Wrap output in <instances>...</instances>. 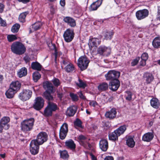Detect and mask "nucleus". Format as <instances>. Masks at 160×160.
Segmentation results:
<instances>
[{"instance_id":"obj_62","label":"nucleus","mask_w":160,"mask_h":160,"mask_svg":"<svg viewBox=\"0 0 160 160\" xmlns=\"http://www.w3.org/2000/svg\"><path fill=\"white\" fill-rule=\"evenodd\" d=\"M60 3L61 6H64L65 4V0H61Z\"/></svg>"},{"instance_id":"obj_29","label":"nucleus","mask_w":160,"mask_h":160,"mask_svg":"<svg viewBox=\"0 0 160 160\" xmlns=\"http://www.w3.org/2000/svg\"><path fill=\"white\" fill-rule=\"evenodd\" d=\"M52 93L45 91L43 93L42 96L48 102H51L54 100L53 96L51 95V93Z\"/></svg>"},{"instance_id":"obj_45","label":"nucleus","mask_w":160,"mask_h":160,"mask_svg":"<svg viewBox=\"0 0 160 160\" xmlns=\"http://www.w3.org/2000/svg\"><path fill=\"white\" fill-rule=\"evenodd\" d=\"M60 156L62 158L65 159L69 157V155L68 152L66 150L61 151L60 152Z\"/></svg>"},{"instance_id":"obj_25","label":"nucleus","mask_w":160,"mask_h":160,"mask_svg":"<svg viewBox=\"0 0 160 160\" xmlns=\"http://www.w3.org/2000/svg\"><path fill=\"white\" fill-rule=\"evenodd\" d=\"M65 144L67 148L72 150L75 149L76 148L75 144L72 139H69L66 141Z\"/></svg>"},{"instance_id":"obj_58","label":"nucleus","mask_w":160,"mask_h":160,"mask_svg":"<svg viewBox=\"0 0 160 160\" xmlns=\"http://www.w3.org/2000/svg\"><path fill=\"white\" fill-rule=\"evenodd\" d=\"M62 62L64 65H66L70 63L69 61L66 59H63L62 61Z\"/></svg>"},{"instance_id":"obj_2","label":"nucleus","mask_w":160,"mask_h":160,"mask_svg":"<svg viewBox=\"0 0 160 160\" xmlns=\"http://www.w3.org/2000/svg\"><path fill=\"white\" fill-rule=\"evenodd\" d=\"M34 119L32 118L23 120L21 123L22 131L27 132L31 130L33 128Z\"/></svg>"},{"instance_id":"obj_35","label":"nucleus","mask_w":160,"mask_h":160,"mask_svg":"<svg viewBox=\"0 0 160 160\" xmlns=\"http://www.w3.org/2000/svg\"><path fill=\"white\" fill-rule=\"evenodd\" d=\"M31 68L34 70L37 71H40L42 69L41 65L38 62H32L31 64Z\"/></svg>"},{"instance_id":"obj_37","label":"nucleus","mask_w":160,"mask_h":160,"mask_svg":"<svg viewBox=\"0 0 160 160\" xmlns=\"http://www.w3.org/2000/svg\"><path fill=\"white\" fill-rule=\"evenodd\" d=\"M152 45L155 48H158L160 46V37L155 38L152 42Z\"/></svg>"},{"instance_id":"obj_52","label":"nucleus","mask_w":160,"mask_h":160,"mask_svg":"<svg viewBox=\"0 0 160 160\" xmlns=\"http://www.w3.org/2000/svg\"><path fill=\"white\" fill-rule=\"evenodd\" d=\"M52 82L54 85L56 86H58L60 84L59 81L58 79H54Z\"/></svg>"},{"instance_id":"obj_3","label":"nucleus","mask_w":160,"mask_h":160,"mask_svg":"<svg viewBox=\"0 0 160 160\" xmlns=\"http://www.w3.org/2000/svg\"><path fill=\"white\" fill-rule=\"evenodd\" d=\"M89 62V60L86 56H81L78 60V66L81 70H84L87 68Z\"/></svg>"},{"instance_id":"obj_61","label":"nucleus","mask_w":160,"mask_h":160,"mask_svg":"<svg viewBox=\"0 0 160 160\" xmlns=\"http://www.w3.org/2000/svg\"><path fill=\"white\" fill-rule=\"evenodd\" d=\"M104 160H113V158L112 156H107L104 158Z\"/></svg>"},{"instance_id":"obj_27","label":"nucleus","mask_w":160,"mask_h":160,"mask_svg":"<svg viewBox=\"0 0 160 160\" xmlns=\"http://www.w3.org/2000/svg\"><path fill=\"white\" fill-rule=\"evenodd\" d=\"M27 74V69L24 67H22L17 72L18 76L19 78L25 76Z\"/></svg>"},{"instance_id":"obj_8","label":"nucleus","mask_w":160,"mask_h":160,"mask_svg":"<svg viewBox=\"0 0 160 160\" xmlns=\"http://www.w3.org/2000/svg\"><path fill=\"white\" fill-rule=\"evenodd\" d=\"M74 36L73 30L69 28L67 29L63 34L64 40L68 42H71L73 39Z\"/></svg>"},{"instance_id":"obj_7","label":"nucleus","mask_w":160,"mask_h":160,"mask_svg":"<svg viewBox=\"0 0 160 160\" xmlns=\"http://www.w3.org/2000/svg\"><path fill=\"white\" fill-rule=\"evenodd\" d=\"M32 92L29 90L24 89L18 95L19 98L22 101L28 100L31 97Z\"/></svg>"},{"instance_id":"obj_55","label":"nucleus","mask_w":160,"mask_h":160,"mask_svg":"<svg viewBox=\"0 0 160 160\" xmlns=\"http://www.w3.org/2000/svg\"><path fill=\"white\" fill-rule=\"evenodd\" d=\"M90 105L95 107L96 105H97V103L96 101H92L90 102L89 103Z\"/></svg>"},{"instance_id":"obj_47","label":"nucleus","mask_w":160,"mask_h":160,"mask_svg":"<svg viewBox=\"0 0 160 160\" xmlns=\"http://www.w3.org/2000/svg\"><path fill=\"white\" fill-rule=\"evenodd\" d=\"M7 39L9 42H11L17 40V38L16 35H8L7 36Z\"/></svg>"},{"instance_id":"obj_49","label":"nucleus","mask_w":160,"mask_h":160,"mask_svg":"<svg viewBox=\"0 0 160 160\" xmlns=\"http://www.w3.org/2000/svg\"><path fill=\"white\" fill-rule=\"evenodd\" d=\"M140 59V57H136L135 59H133L131 63V65L132 66H134L136 65L138 63Z\"/></svg>"},{"instance_id":"obj_31","label":"nucleus","mask_w":160,"mask_h":160,"mask_svg":"<svg viewBox=\"0 0 160 160\" xmlns=\"http://www.w3.org/2000/svg\"><path fill=\"white\" fill-rule=\"evenodd\" d=\"M16 91L9 88L5 93L7 97L8 98H11L13 97L15 94L16 93Z\"/></svg>"},{"instance_id":"obj_28","label":"nucleus","mask_w":160,"mask_h":160,"mask_svg":"<svg viewBox=\"0 0 160 160\" xmlns=\"http://www.w3.org/2000/svg\"><path fill=\"white\" fill-rule=\"evenodd\" d=\"M150 104L152 107L156 109L158 108L160 106V102L159 100L155 98H153L151 100Z\"/></svg>"},{"instance_id":"obj_38","label":"nucleus","mask_w":160,"mask_h":160,"mask_svg":"<svg viewBox=\"0 0 160 160\" xmlns=\"http://www.w3.org/2000/svg\"><path fill=\"white\" fill-rule=\"evenodd\" d=\"M53 111L47 106L44 111L43 115L45 117H49L51 116Z\"/></svg>"},{"instance_id":"obj_11","label":"nucleus","mask_w":160,"mask_h":160,"mask_svg":"<svg viewBox=\"0 0 160 160\" xmlns=\"http://www.w3.org/2000/svg\"><path fill=\"white\" fill-rule=\"evenodd\" d=\"M148 14V11L147 9H143L136 12V16L138 20H141L147 17Z\"/></svg>"},{"instance_id":"obj_60","label":"nucleus","mask_w":160,"mask_h":160,"mask_svg":"<svg viewBox=\"0 0 160 160\" xmlns=\"http://www.w3.org/2000/svg\"><path fill=\"white\" fill-rule=\"evenodd\" d=\"M4 5L2 3H0V13L2 12L3 11Z\"/></svg>"},{"instance_id":"obj_51","label":"nucleus","mask_w":160,"mask_h":160,"mask_svg":"<svg viewBox=\"0 0 160 160\" xmlns=\"http://www.w3.org/2000/svg\"><path fill=\"white\" fill-rule=\"evenodd\" d=\"M148 54L146 52H144L142 53L141 56V59L143 60H145L146 61L148 60Z\"/></svg>"},{"instance_id":"obj_48","label":"nucleus","mask_w":160,"mask_h":160,"mask_svg":"<svg viewBox=\"0 0 160 160\" xmlns=\"http://www.w3.org/2000/svg\"><path fill=\"white\" fill-rule=\"evenodd\" d=\"M132 93L129 91L125 92V97L126 99L128 101H130L132 99Z\"/></svg>"},{"instance_id":"obj_39","label":"nucleus","mask_w":160,"mask_h":160,"mask_svg":"<svg viewBox=\"0 0 160 160\" xmlns=\"http://www.w3.org/2000/svg\"><path fill=\"white\" fill-rule=\"evenodd\" d=\"M28 12H26L20 14L19 16V21L22 22H24L25 21V18L26 15L28 14Z\"/></svg>"},{"instance_id":"obj_16","label":"nucleus","mask_w":160,"mask_h":160,"mask_svg":"<svg viewBox=\"0 0 160 160\" xmlns=\"http://www.w3.org/2000/svg\"><path fill=\"white\" fill-rule=\"evenodd\" d=\"M100 148L103 151H106L108 147V141L105 139H102L99 142Z\"/></svg>"},{"instance_id":"obj_22","label":"nucleus","mask_w":160,"mask_h":160,"mask_svg":"<svg viewBox=\"0 0 160 160\" xmlns=\"http://www.w3.org/2000/svg\"><path fill=\"white\" fill-rule=\"evenodd\" d=\"M154 137V134L152 132H148L142 136V140L144 141L149 142Z\"/></svg>"},{"instance_id":"obj_12","label":"nucleus","mask_w":160,"mask_h":160,"mask_svg":"<svg viewBox=\"0 0 160 160\" xmlns=\"http://www.w3.org/2000/svg\"><path fill=\"white\" fill-rule=\"evenodd\" d=\"M68 132V125L64 123L61 126L59 131V137L61 139H64L66 137Z\"/></svg>"},{"instance_id":"obj_40","label":"nucleus","mask_w":160,"mask_h":160,"mask_svg":"<svg viewBox=\"0 0 160 160\" xmlns=\"http://www.w3.org/2000/svg\"><path fill=\"white\" fill-rule=\"evenodd\" d=\"M74 124L75 127L77 129H78V128H83V127L82 126V122L79 119H76V120L74 122Z\"/></svg>"},{"instance_id":"obj_13","label":"nucleus","mask_w":160,"mask_h":160,"mask_svg":"<svg viewBox=\"0 0 160 160\" xmlns=\"http://www.w3.org/2000/svg\"><path fill=\"white\" fill-rule=\"evenodd\" d=\"M143 79L147 84L150 83L154 80V78L152 74L148 72H145L143 75Z\"/></svg>"},{"instance_id":"obj_41","label":"nucleus","mask_w":160,"mask_h":160,"mask_svg":"<svg viewBox=\"0 0 160 160\" xmlns=\"http://www.w3.org/2000/svg\"><path fill=\"white\" fill-rule=\"evenodd\" d=\"M75 69L74 65L71 63H68L65 67V69L66 72H70L73 71Z\"/></svg>"},{"instance_id":"obj_6","label":"nucleus","mask_w":160,"mask_h":160,"mask_svg":"<svg viewBox=\"0 0 160 160\" xmlns=\"http://www.w3.org/2000/svg\"><path fill=\"white\" fill-rule=\"evenodd\" d=\"M48 135L46 132H40L37 135V138L33 140L35 141L38 145H42L48 140Z\"/></svg>"},{"instance_id":"obj_21","label":"nucleus","mask_w":160,"mask_h":160,"mask_svg":"<svg viewBox=\"0 0 160 160\" xmlns=\"http://www.w3.org/2000/svg\"><path fill=\"white\" fill-rule=\"evenodd\" d=\"M43 87L46 90L45 91L50 92H54L53 86L52 83L48 82H46L43 83Z\"/></svg>"},{"instance_id":"obj_46","label":"nucleus","mask_w":160,"mask_h":160,"mask_svg":"<svg viewBox=\"0 0 160 160\" xmlns=\"http://www.w3.org/2000/svg\"><path fill=\"white\" fill-rule=\"evenodd\" d=\"M20 26L19 24H15L13 26L11 29V31L13 33L17 32L20 28Z\"/></svg>"},{"instance_id":"obj_18","label":"nucleus","mask_w":160,"mask_h":160,"mask_svg":"<svg viewBox=\"0 0 160 160\" xmlns=\"http://www.w3.org/2000/svg\"><path fill=\"white\" fill-rule=\"evenodd\" d=\"M77 110V107L75 106H72L68 108L66 112V114L69 117L73 116Z\"/></svg>"},{"instance_id":"obj_10","label":"nucleus","mask_w":160,"mask_h":160,"mask_svg":"<svg viewBox=\"0 0 160 160\" xmlns=\"http://www.w3.org/2000/svg\"><path fill=\"white\" fill-rule=\"evenodd\" d=\"M110 48L104 45L100 46L97 49V53L101 55L107 56L111 53Z\"/></svg>"},{"instance_id":"obj_20","label":"nucleus","mask_w":160,"mask_h":160,"mask_svg":"<svg viewBox=\"0 0 160 160\" xmlns=\"http://www.w3.org/2000/svg\"><path fill=\"white\" fill-rule=\"evenodd\" d=\"M10 121V118L8 117H4L0 120V123L5 126L4 129L8 130L9 128V125L8 123Z\"/></svg>"},{"instance_id":"obj_57","label":"nucleus","mask_w":160,"mask_h":160,"mask_svg":"<svg viewBox=\"0 0 160 160\" xmlns=\"http://www.w3.org/2000/svg\"><path fill=\"white\" fill-rule=\"evenodd\" d=\"M78 94L80 97V98L82 99H85V97L83 95L82 92L80 91L78 92Z\"/></svg>"},{"instance_id":"obj_34","label":"nucleus","mask_w":160,"mask_h":160,"mask_svg":"<svg viewBox=\"0 0 160 160\" xmlns=\"http://www.w3.org/2000/svg\"><path fill=\"white\" fill-rule=\"evenodd\" d=\"M126 143L128 147L132 148L134 146L135 142L132 138L129 137L127 140Z\"/></svg>"},{"instance_id":"obj_14","label":"nucleus","mask_w":160,"mask_h":160,"mask_svg":"<svg viewBox=\"0 0 160 160\" xmlns=\"http://www.w3.org/2000/svg\"><path fill=\"white\" fill-rule=\"evenodd\" d=\"M101 40L100 39L90 37L89 39V45L91 48L94 47H97L101 43Z\"/></svg>"},{"instance_id":"obj_5","label":"nucleus","mask_w":160,"mask_h":160,"mask_svg":"<svg viewBox=\"0 0 160 160\" xmlns=\"http://www.w3.org/2000/svg\"><path fill=\"white\" fill-rule=\"evenodd\" d=\"M44 104V99L42 97H38L34 99L33 107L37 110H39L43 107Z\"/></svg>"},{"instance_id":"obj_43","label":"nucleus","mask_w":160,"mask_h":160,"mask_svg":"<svg viewBox=\"0 0 160 160\" xmlns=\"http://www.w3.org/2000/svg\"><path fill=\"white\" fill-rule=\"evenodd\" d=\"M42 25L41 22H37L32 25V28L35 30H37L40 28Z\"/></svg>"},{"instance_id":"obj_36","label":"nucleus","mask_w":160,"mask_h":160,"mask_svg":"<svg viewBox=\"0 0 160 160\" xmlns=\"http://www.w3.org/2000/svg\"><path fill=\"white\" fill-rule=\"evenodd\" d=\"M108 88V84L106 82H103L100 84L98 86V90L101 92L106 90Z\"/></svg>"},{"instance_id":"obj_44","label":"nucleus","mask_w":160,"mask_h":160,"mask_svg":"<svg viewBox=\"0 0 160 160\" xmlns=\"http://www.w3.org/2000/svg\"><path fill=\"white\" fill-rule=\"evenodd\" d=\"M78 82H76V85L80 88H85L86 87V84L82 80L78 79Z\"/></svg>"},{"instance_id":"obj_63","label":"nucleus","mask_w":160,"mask_h":160,"mask_svg":"<svg viewBox=\"0 0 160 160\" xmlns=\"http://www.w3.org/2000/svg\"><path fill=\"white\" fill-rule=\"evenodd\" d=\"M160 16V6H158L157 14V17H158Z\"/></svg>"},{"instance_id":"obj_23","label":"nucleus","mask_w":160,"mask_h":160,"mask_svg":"<svg viewBox=\"0 0 160 160\" xmlns=\"http://www.w3.org/2000/svg\"><path fill=\"white\" fill-rule=\"evenodd\" d=\"M110 89L112 90L115 91H116L120 86V82L118 80L113 81L110 83Z\"/></svg>"},{"instance_id":"obj_64","label":"nucleus","mask_w":160,"mask_h":160,"mask_svg":"<svg viewBox=\"0 0 160 160\" xmlns=\"http://www.w3.org/2000/svg\"><path fill=\"white\" fill-rule=\"evenodd\" d=\"M92 160H97V158L92 153L90 154Z\"/></svg>"},{"instance_id":"obj_24","label":"nucleus","mask_w":160,"mask_h":160,"mask_svg":"<svg viewBox=\"0 0 160 160\" xmlns=\"http://www.w3.org/2000/svg\"><path fill=\"white\" fill-rule=\"evenodd\" d=\"M103 0H98L93 2L90 6V9L91 11L96 10L101 5Z\"/></svg>"},{"instance_id":"obj_59","label":"nucleus","mask_w":160,"mask_h":160,"mask_svg":"<svg viewBox=\"0 0 160 160\" xmlns=\"http://www.w3.org/2000/svg\"><path fill=\"white\" fill-rule=\"evenodd\" d=\"M23 59L26 63L29 62L30 60V58L28 56L24 57L23 58Z\"/></svg>"},{"instance_id":"obj_4","label":"nucleus","mask_w":160,"mask_h":160,"mask_svg":"<svg viewBox=\"0 0 160 160\" xmlns=\"http://www.w3.org/2000/svg\"><path fill=\"white\" fill-rule=\"evenodd\" d=\"M120 76V72L114 70L109 71L105 76L107 80L114 81L118 80Z\"/></svg>"},{"instance_id":"obj_33","label":"nucleus","mask_w":160,"mask_h":160,"mask_svg":"<svg viewBox=\"0 0 160 160\" xmlns=\"http://www.w3.org/2000/svg\"><path fill=\"white\" fill-rule=\"evenodd\" d=\"M114 32L112 31H106L104 34V39L107 40H111L114 35Z\"/></svg>"},{"instance_id":"obj_15","label":"nucleus","mask_w":160,"mask_h":160,"mask_svg":"<svg viewBox=\"0 0 160 160\" xmlns=\"http://www.w3.org/2000/svg\"><path fill=\"white\" fill-rule=\"evenodd\" d=\"M63 21L72 27H74L76 25L75 20L72 18L70 17H64Z\"/></svg>"},{"instance_id":"obj_1","label":"nucleus","mask_w":160,"mask_h":160,"mask_svg":"<svg viewBox=\"0 0 160 160\" xmlns=\"http://www.w3.org/2000/svg\"><path fill=\"white\" fill-rule=\"evenodd\" d=\"M24 45L19 42H15L11 46V50L14 53L18 55L24 54L26 51Z\"/></svg>"},{"instance_id":"obj_9","label":"nucleus","mask_w":160,"mask_h":160,"mask_svg":"<svg viewBox=\"0 0 160 160\" xmlns=\"http://www.w3.org/2000/svg\"><path fill=\"white\" fill-rule=\"evenodd\" d=\"M39 145L35 141L32 140L30 144V151L32 154L35 155L38 153Z\"/></svg>"},{"instance_id":"obj_26","label":"nucleus","mask_w":160,"mask_h":160,"mask_svg":"<svg viewBox=\"0 0 160 160\" xmlns=\"http://www.w3.org/2000/svg\"><path fill=\"white\" fill-rule=\"evenodd\" d=\"M127 129V126L123 125L114 131L119 136L123 134Z\"/></svg>"},{"instance_id":"obj_32","label":"nucleus","mask_w":160,"mask_h":160,"mask_svg":"<svg viewBox=\"0 0 160 160\" xmlns=\"http://www.w3.org/2000/svg\"><path fill=\"white\" fill-rule=\"evenodd\" d=\"M47 106L53 112L56 111L58 109L57 104L51 102H48Z\"/></svg>"},{"instance_id":"obj_53","label":"nucleus","mask_w":160,"mask_h":160,"mask_svg":"<svg viewBox=\"0 0 160 160\" xmlns=\"http://www.w3.org/2000/svg\"><path fill=\"white\" fill-rule=\"evenodd\" d=\"M78 139L81 142H83L86 139V138L85 136L81 135L78 137Z\"/></svg>"},{"instance_id":"obj_50","label":"nucleus","mask_w":160,"mask_h":160,"mask_svg":"<svg viewBox=\"0 0 160 160\" xmlns=\"http://www.w3.org/2000/svg\"><path fill=\"white\" fill-rule=\"evenodd\" d=\"M70 95L73 101H77L78 100V96L76 94L73 93H70Z\"/></svg>"},{"instance_id":"obj_56","label":"nucleus","mask_w":160,"mask_h":160,"mask_svg":"<svg viewBox=\"0 0 160 160\" xmlns=\"http://www.w3.org/2000/svg\"><path fill=\"white\" fill-rule=\"evenodd\" d=\"M146 60L141 59V61L140 62V65L142 66H145L146 64Z\"/></svg>"},{"instance_id":"obj_19","label":"nucleus","mask_w":160,"mask_h":160,"mask_svg":"<svg viewBox=\"0 0 160 160\" xmlns=\"http://www.w3.org/2000/svg\"><path fill=\"white\" fill-rule=\"evenodd\" d=\"M117 114V111L115 108H112L110 110L107 112L105 114V117L110 119L114 118Z\"/></svg>"},{"instance_id":"obj_42","label":"nucleus","mask_w":160,"mask_h":160,"mask_svg":"<svg viewBox=\"0 0 160 160\" xmlns=\"http://www.w3.org/2000/svg\"><path fill=\"white\" fill-rule=\"evenodd\" d=\"M33 79L35 82H37L41 78V75L38 72L36 71L32 75Z\"/></svg>"},{"instance_id":"obj_17","label":"nucleus","mask_w":160,"mask_h":160,"mask_svg":"<svg viewBox=\"0 0 160 160\" xmlns=\"http://www.w3.org/2000/svg\"><path fill=\"white\" fill-rule=\"evenodd\" d=\"M21 83L18 81L12 82L10 84V88L17 92L21 87Z\"/></svg>"},{"instance_id":"obj_30","label":"nucleus","mask_w":160,"mask_h":160,"mask_svg":"<svg viewBox=\"0 0 160 160\" xmlns=\"http://www.w3.org/2000/svg\"><path fill=\"white\" fill-rule=\"evenodd\" d=\"M118 137L119 136L114 131L113 132L110 133L108 135L109 139L114 142L118 141Z\"/></svg>"},{"instance_id":"obj_54","label":"nucleus","mask_w":160,"mask_h":160,"mask_svg":"<svg viewBox=\"0 0 160 160\" xmlns=\"http://www.w3.org/2000/svg\"><path fill=\"white\" fill-rule=\"evenodd\" d=\"M0 24L2 27H6L7 25L6 21L3 20L2 18L0 20Z\"/></svg>"}]
</instances>
